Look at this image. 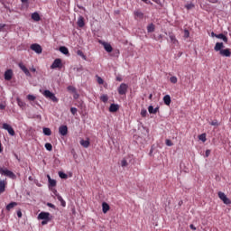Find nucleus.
Returning <instances> with one entry per match:
<instances>
[{
    "instance_id": "nucleus-49",
    "label": "nucleus",
    "mask_w": 231,
    "mask_h": 231,
    "mask_svg": "<svg viewBox=\"0 0 231 231\" xmlns=\"http://www.w3.org/2000/svg\"><path fill=\"white\" fill-rule=\"evenodd\" d=\"M210 156V150L206 151V158H208Z\"/></svg>"
},
{
    "instance_id": "nucleus-12",
    "label": "nucleus",
    "mask_w": 231,
    "mask_h": 231,
    "mask_svg": "<svg viewBox=\"0 0 231 231\" xmlns=\"http://www.w3.org/2000/svg\"><path fill=\"white\" fill-rule=\"evenodd\" d=\"M212 36L217 37V39H221L224 42H228V38L223 33L215 34L214 32H212Z\"/></svg>"
},
{
    "instance_id": "nucleus-34",
    "label": "nucleus",
    "mask_w": 231,
    "mask_h": 231,
    "mask_svg": "<svg viewBox=\"0 0 231 231\" xmlns=\"http://www.w3.org/2000/svg\"><path fill=\"white\" fill-rule=\"evenodd\" d=\"M59 176H60V178H61V180H68V174H66L62 171L59 172Z\"/></svg>"
},
{
    "instance_id": "nucleus-55",
    "label": "nucleus",
    "mask_w": 231,
    "mask_h": 231,
    "mask_svg": "<svg viewBox=\"0 0 231 231\" xmlns=\"http://www.w3.org/2000/svg\"><path fill=\"white\" fill-rule=\"evenodd\" d=\"M74 98H75V99L79 98V94H77V92H76L75 95H74Z\"/></svg>"
},
{
    "instance_id": "nucleus-10",
    "label": "nucleus",
    "mask_w": 231,
    "mask_h": 231,
    "mask_svg": "<svg viewBox=\"0 0 231 231\" xmlns=\"http://www.w3.org/2000/svg\"><path fill=\"white\" fill-rule=\"evenodd\" d=\"M52 192L54 196H56L57 199L60 201L61 207H66V201L64 200V199H62L61 196L59 195V192H57V189H53Z\"/></svg>"
},
{
    "instance_id": "nucleus-28",
    "label": "nucleus",
    "mask_w": 231,
    "mask_h": 231,
    "mask_svg": "<svg viewBox=\"0 0 231 231\" xmlns=\"http://www.w3.org/2000/svg\"><path fill=\"white\" fill-rule=\"evenodd\" d=\"M155 30V26L153 25V23H150L148 26H147V32L148 33H152V32H154Z\"/></svg>"
},
{
    "instance_id": "nucleus-56",
    "label": "nucleus",
    "mask_w": 231,
    "mask_h": 231,
    "mask_svg": "<svg viewBox=\"0 0 231 231\" xmlns=\"http://www.w3.org/2000/svg\"><path fill=\"white\" fill-rule=\"evenodd\" d=\"M5 105H0V109H5Z\"/></svg>"
},
{
    "instance_id": "nucleus-61",
    "label": "nucleus",
    "mask_w": 231,
    "mask_h": 231,
    "mask_svg": "<svg viewBox=\"0 0 231 231\" xmlns=\"http://www.w3.org/2000/svg\"><path fill=\"white\" fill-rule=\"evenodd\" d=\"M152 98V94L149 96V99L151 100Z\"/></svg>"
},
{
    "instance_id": "nucleus-6",
    "label": "nucleus",
    "mask_w": 231,
    "mask_h": 231,
    "mask_svg": "<svg viewBox=\"0 0 231 231\" xmlns=\"http://www.w3.org/2000/svg\"><path fill=\"white\" fill-rule=\"evenodd\" d=\"M3 129H5V131H7V133L11 135V136H15V131L14 130V128L6 124V123H4L3 124Z\"/></svg>"
},
{
    "instance_id": "nucleus-63",
    "label": "nucleus",
    "mask_w": 231,
    "mask_h": 231,
    "mask_svg": "<svg viewBox=\"0 0 231 231\" xmlns=\"http://www.w3.org/2000/svg\"><path fill=\"white\" fill-rule=\"evenodd\" d=\"M3 171V168L2 167H0V173Z\"/></svg>"
},
{
    "instance_id": "nucleus-24",
    "label": "nucleus",
    "mask_w": 231,
    "mask_h": 231,
    "mask_svg": "<svg viewBox=\"0 0 231 231\" xmlns=\"http://www.w3.org/2000/svg\"><path fill=\"white\" fill-rule=\"evenodd\" d=\"M48 180H49L50 187H56V185H57L56 180H51V177H50V175H48Z\"/></svg>"
},
{
    "instance_id": "nucleus-45",
    "label": "nucleus",
    "mask_w": 231,
    "mask_h": 231,
    "mask_svg": "<svg viewBox=\"0 0 231 231\" xmlns=\"http://www.w3.org/2000/svg\"><path fill=\"white\" fill-rule=\"evenodd\" d=\"M210 125H219V122H217V120H213V121L210 123Z\"/></svg>"
},
{
    "instance_id": "nucleus-42",
    "label": "nucleus",
    "mask_w": 231,
    "mask_h": 231,
    "mask_svg": "<svg viewBox=\"0 0 231 231\" xmlns=\"http://www.w3.org/2000/svg\"><path fill=\"white\" fill-rule=\"evenodd\" d=\"M77 107H71L70 108V113L73 115V116H75V115H77Z\"/></svg>"
},
{
    "instance_id": "nucleus-18",
    "label": "nucleus",
    "mask_w": 231,
    "mask_h": 231,
    "mask_svg": "<svg viewBox=\"0 0 231 231\" xmlns=\"http://www.w3.org/2000/svg\"><path fill=\"white\" fill-rule=\"evenodd\" d=\"M6 190V181L0 180V194H3Z\"/></svg>"
},
{
    "instance_id": "nucleus-14",
    "label": "nucleus",
    "mask_w": 231,
    "mask_h": 231,
    "mask_svg": "<svg viewBox=\"0 0 231 231\" xmlns=\"http://www.w3.org/2000/svg\"><path fill=\"white\" fill-rule=\"evenodd\" d=\"M80 146L84 147L85 149H88V147H89L90 145V142H89V138H87V140L81 139L79 141Z\"/></svg>"
},
{
    "instance_id": "nucleus-37",
    "label": "nucleus",
    "mask_w": 231,
    "mask_h": 231,
    "mask_svg": "<svg viewBox=\"0 0 231 231\" xmlns=\"http://www.w3.org/2000/svg\"><path fill=\"white\" fill-rule=\"evenodd\" d=\"M45 149L47 151H53V145H51V143H45Z\"/></svg>"
},
{
    "instance_id": "nucleus-52",
    "label": "nucleus",
    "mask_w": 231,
    "mask_h": 231,
    "mask_svg": "<svg viewBox=\"0 0 231 231\" xmlns=\"http://www.w3.org/2000/svg\"><path fill=\"white\" fill-rule=\"evenodd\" d=\"M17 216H18V217H23V213L21 211H18Z\"/></svg>"
},
{
    "instance_id": "nucleus-3",
    "label": "nucleus",
    "mask_w": 231,
    "mask_h": 231,
    "mask_svg": "<svg viewBox=\"0 0 231 231\" xmlns=\"http://www.w3.org/2000/svg\"><path fill=\"white\" fill-rule=\"evenodd\" d=\"M127 89H129V86H127V84H125V83H122L118 87L117 91H118L119 95H127Z\"/></svg>"
},
{
    "instance_id": "nucleus-40",
    "label": "nucleus",
    "mask_w": 231,
    "mask_h": 231,
    "mask_svg": "<svg viewBox=\"0 0 231 231\" xmlns=\"http://www.w3.org/2000/svg\"><path fill=\"white\" fill-rule=\"evenodd\" d=\"M129 163H127V160L124 159L121 161V167H127Z\"/></svg>"
},
{
    "instance_id": "nucleus-13",
    "label": "nucleus",
    "mask_w": 231,
    "mask_h": 231,
    "mask_svg": "<svg viewBox=\"0 0 231 231\" xmlns=\"http://www.w3.org/2000/svg\"><path fill=\"white\" fill-rule=\"evenodd\" d=\"M59 133L60 134H61V136H66V134H68V126L67 125L60 126Z\"/></svg>"
},
{
    "instance_id": "nucleus-59",
    "label": "nucleus",
    "mask_w": 231,
    "mask_h": 231,
    "mask_svg": "<svg viewBox=\"0 0 231 231\" xmlns=\"http://www.w3.org/2000/svg\"><path fill=\"white\" fill-rule=\"evenodd\" d=\"M142 1H143V3H146V4L149 3V0H142Z\"/></svg>"
},
{
    "instance_id": "nucleus-21",
    "label": "nucleus",
    "mask_w": 231,
    "mask_h": 231,
    "mask_svg": "<svg viewBox=\"0 0 231 231\" xmlns=\"http://www.w3.org/2000/svg\"><path fill=\"white\" fill-rule=\"evenodd\" d=\"M102 210H103V214H107V211L109 210V204H107L106 202H103Z\"/></svg>"
},
{
    "instance_id": "nucleus-41",
    "label": "nucleus",
    "mask_w": 231,
    "mask_h": 231,
    "mask_svg": "<svg viewBox=\"0 0 231 231\" xmlns=\"http://www.w3.org/2000/svg\"><path fill=\"white\" fill-rule=\"evenodd\" d=\"M165 143L168 147H172L173 145L172 141H171V139H166Z\"/></svg>"
},
{
    "instance_id": "nucleus-53",
    "label": "nucleus",
    "mask_w": 231,
    "mask_h": 231,
    "mask_svg": "<svg viewBox=\"0 0 231 231\" xmlns=\"http://www.w3.org/2000/svg\"><path fill=\"white\" fill-rule=\"evenodd\" d=\"M189 228L191 229V230H196V226H194V225H189Z\"/></svg>"
},
{
    "instance_id": "nucleus-27",
    "label": "nucleus",
    "mask_w": 231,
    "mask_h": 231,
    "mask_svg": "<svg viewBox=\"0 0 231 231\" xmlns=\"http://www.w3.org/2000/svg\"><path fill=\"white\" fill-rule=\"evenodd\" d=\"M223 46V42H217L215 45V51H221Z\"/></svg>"
},
{
    "instance_id": "nucleus-19",
    "label": "nucleus",
    "mask_w": 231,
    "mask_h": 231,
    "mask_svg": "<svg viewBox=\"0 0 231 231\" xmlns=\"http://www.w3.org/2000/svg\"><path fill=\"white\" fill-rule=\"evenodd\" d=\"M103 46L107 53H111V51H113V47L108 42H104Z\"/></svg>"
},
{
    "instance_id": "nucleus-30",
    "label": "nucleus",
    "mask_w": 231,
    "mask_h": 231,
    "mask_svg": "<svg viewBox=\"0 0 231 231\" xmlns=\"http://www.w3.org/2000/svg\"><path fill=\"white\" fill-rule=\"evenodd\" d=\"M43 134H45V136H51V129L44 127Z\"/></svg>"
},
{
    "instance_id": "nucleus-8",
    "label": "nucleus",
    "mask_w": 231,
    "mask_h": 231,
    "mask_svg": "<svg viewBox=\"0 0 231 231\" xmlns=\"http://www.w3.org/2000/svg\"><path fill=\"white\" fill-rule=\"evenodd\" d=\"M51 69H56V68H58L59 69H62V61L60 60V59H56L52 65L51 66Z\"/></svg>"
},
{
    "instance_id": "nucleus-51",
    "label": "nucleus",
    "mask_w": 231,
    "mask_h": 231,
    "mask_svg": "<svg viewBox=\"0 0 231 231\" xmlns=\"http://www.w3.org/2000/svg\"><path fill=\"white\" fill-rule=\"evenodd\" d=\"M5 26H6V24L0 23V32L3 30V28H5Z\"/></svg>"
},
{
    "instance_id": "nucleus-16",
    "label": "nucleus",
    "mask_w": 231,
    "mask_h": 231,
    "mask_svg": "<svg viewBox=\"0 0 231 231\" xmlns=\"http://www.w3.org/2000/svg\"><path fill=\"white\" fill-rule=\"evenodd\" d=\"M220 55H222V57H230V55H231L230 49L221 50L220 51Z\"/></svg>"
},
{
    "instance_id": "nucleus-32",
    "label": "nucleus",
    "mask_w": 231,
    "mask_h": 231,
    "mask_svg": "<svg viewBox=\"0 0 231 231\" xmlns=\"http://www.w3.org/2000/svg\"><path fill=\"white\" fill-rule=\"evenodd\" d=\"M170 39H171V42L175 45V46H178V41H177V39H176V36H174V35H170Z\"/></svg>"
},
{
    "instance_id": "nucleus-60",
    "label": "nucleus",
    "mask_w": 231,
    "mask_h": 231,
    "mask_svg": "<svg viewBox=\"0 0 231 231\" xmlns=\"http://www.w3.org/2000/svg\"><path fill=\"white\" fill-rule=\"evenodd\" d=\"M22 3H28V0H21Z\"/></svg>"
},
{
    "instance_id": "nucleus-5",
    "label": "nucleus",
    "mask_w": 231,
    "mask_h": 231,
    "mask_svg": "<svg viewBox=\"0 0 231 231\" xmlns=\"http://www.w3.org/2000/svg\"><path fill=\"white\" fill-rule=\"evenodd\" d=\"M0 174H4V176H7V178H11V180H15L17 178L15 176V173H14L12 171H9L8 169L2 170V172Z\"/></svg>"
},
{
    "instance_id": "nucleus-48",
    "label": "nucleus",
    "mask_w": 231,
    "mask_h": 231,
    "mask_svg": "<svg viewBox=\"0 0 231 231\" xmlns=\"http://www.w3.org/2000/svg\"><path fill=\"white\" fill-rule=\"evenodd\" d=\"M186 8L188 10H190V8H194V5H186Z\"/></svg>"
},
{
    "instance_id": "nucleus-43",
    "label": "nucleus",
    "mask_w": 231,
    "mask_h": 231,
    "mask_svg": "<svg viewBox=\"0 0 231 231\" xmlns=\"http://www.w3.org/2000/svg\"><path fill=\"white\" fill-rule=\"evenodd\" d=\"M141 116H142L143 117L147 116V110H145V109L141 110Z\"/></svg>"
},
{
    "instance_id": "nucleus-9",
    "label": "nucleus",
    "mask_w": 231,
    "mask_h": 231,
    "mask_svg": "<svg viewBox=\"0 0 231 231\" xmlns=\"http://www.w3.org/2000/svg\"><path fill=\"white\" fill-rule=\"evenodd\" d=\"M18 66H19L20 69H22V71H23V73L26 75V77H32V74L30 73V69H28V68H26V66H24V64L19 63Z\"/></svg>"
},
{
    "instance_id": "nucleus-36",
    "label": "nucleus",
    "mask_w": 231,
    "mask_h": 231,
    "mask_svg": "<svg viewBox=\"0 0 231 231\" xmlns=\"http://www.w3.org/2000/svg\"><path fill=\"white\" fill-rule=\"evenodd\" d=\"M35 98H37L35 96H33V95H31V94H29L28 96H27V100H29V102H33V101H35Z\"/></svg>"
},
{
    "instance_id": "nucleus-54",
    "label": "nucleus",
    "mask_w": 231,
    "mask_h": 231,
    "mask_svg": "<svg viewBox=\"0 0 231 231\" xmlns=\"http://www.w3.org/2000/svg\"><path fill=\"white\" fill-rule=\"evenodd\" d=\"M117 82H122V77H116Z\"/></svg>"
},
{
    "instance_id": "nucleus-11",
    "label": "nucleus",
    "mask_w": 231,
    "mask_h": 231,
    "mask_svg": "<svg viewBox=\"0 0 231 231\" xmlns=\"http://www.w3.org/2000/svg\"><path fill=\"white\" fill-rule=\"evenodd\" d=\"M134 19L136 21H142V19H143V13H142V11L140 10L134 11Z\"/></svg>"
},
{
    "instance_id": "nucleus-25",
    "label": "nucleus",
    "mask_w": 231,
    "mask_h": 231,
    "mask_svg": "<svg viewBox=\"0 0 231 231\" xmlns=\"http://www.w3.org/2000/svg\"><path fill=\"white\" fill-rule=\"evenodd\" d=\"M85 23H84V17L80 16L78 20V26L79 28H84Z\"/></svg>"
},
{
    "instance_id": "nucleus-17",
    "label": "nucleus",
    "mask_w": 231,
    "mask_h": 231,
    "mask_svg": "<svg viewBox=\"0 0 231 231\" xmlns=\"http://www.w3.org/2000/svg\"><path fill=\"white\" fill-rule=\"evenodd\" d=\"M160 110V107H155L152 106H150L148 107V112L150 113V115H156V113H158V111Z\"/></svg>"
},
{
    "instance_id": "nucleus-57",
    "label": "nucleus",
    "mask_w": 231,
    "mask_h": 231,
    "mask_svg": "<svg viewBox=\"0 0 231 231\" xmlns=\"http://www.w3.org/2000/svg\"><path fill=\"white\" fill-rule=\"evenodd\" d=\"M3 151V144L0 143V152Z\"/></svg>"
},
{
    "instance_id": "nucleus-31",
    "label": "nucleus",
    "mask_w": 231,
    "mask_h": 231,
    "mask_svg": "<svg viewBox=\"0 0 231 231\" xmlns=\"http://www.w3.org/2000/svg\"><path fill=\"white\" fill-rule=\"evenodd\" d=\"M199 140H200V142H207V134H202L199 135Z\"/></svg>"
},
{
    "instance_id": "nucleus-62",
    "label": "nucleus",
    "mask_w": 231,
    "mask_h": 231,
    "mask_svg": "<svg viewBox=\"0 0 231 231\" xmlns=\"http://www.w3.org/2000/svg\"><path fill=\"white\" fill-rule=\"evenodd\" d=\"M153 3H158L160 0H152Z\"/></svg>"
},
{
    "instance_id": "nucleus-58",
    "label": "nucleus",
    "mask_w": 231,
    "mask_h": 231,
    "mask_svg": "<svg viewBox=\"0 0 231 231\" xmlns=\"http://www.w3.org/2000/svg\"><path fill=\"white\" fill-rule=\"evenodd\" d=\"M78 53H79V55H81V57L83 56L82 51H79Z\"/></svg>"
},
{
    "instance_id": "nucleus-44",
    "label": "nucleus",
    "mask_w": 231,
    "mask_h": 231,
    "mask_svg": "<svg viewBox=\"0 0 231 231\" xmlns=\"http://www.w3.org/2000/svg\"><path fill=\"white\" fill-rule=\"evenodd\" d=\"M97 84H104V79H102V78H100L99 76H97Z\"/></svg>"
},
{
    "instance_id": "nucleus-7",
    "label": "nucleus",
    "mask_w": 231,
    "mask_h": 231,
    "mask_svg": "<svg viewBox=\"0 0 231 231\" xmlns=\"http://www.w3.org/2000/svg\"><path fill=\"white\" fill-rule=\"evenodd\" d=\"M31 50L35 51V53L41 54L42 53V47L39 45V43H33L31 45Z\"/></svg>"
},
{
    "instance_id": "nucleus-46",
    "label": "nucleus",
    "mask_w": 231,
    "mask_h": 231,
    "mask_svg": "<svg viewBox=\"0 0 231 231\" xmlns=\"http://www.w3.org/2000/svg\"><path fill=\"white\" fill-rule=\"evenodd\" d=\"M189 35H190V32H189V30H185V31H184V36H185L186 38H189Z\"/></svg>"
},
{
    "instance_id": "nucleus-1",
    "label": "nucleus",
    "mask_w": 231,
    "mask_h": 231,
    "mask_svg": "<svg viewBox=\"0 0 231 231\" xmlns=\"http://www.w3.org/2000/svg\"><path fill=\"white\" fill-rule=\"evenodd\" d=\"M38 219L42 220V226L48 225V223H50V221H51V214L49 212L42 211L38 215Z\"/></svg>"
},
{
    "instance_id": "nucleus-33",
    "label": "nucleus",
    "mask_w": 231,
    "mask_h": 231,
    "mask_svg": "<svg viewBox=\"0 0 231 231\" xmlns=\"http://www.w3.org/2000/svg\"><path fill=\"white\" fill-rule=\"evenodd\" d=\"M107 100H109V97H107V95H102L100 97V101L104 102V104H106L107 102Z\"/></svg>"
},
{
    "instance_id": "nucleus-20",
    "label": "nucleus",
    "mask_w": 231,
    "mask_h": 231,
    "mask_svg": "<svg viewBox=\"0 0 231 231\" xmlns=\"http://www.w3.org/2000/svg\"><path fill=\"white\" fill-rule=\"evenodd\" d=\"M119 106L116 104H111L109 106V111L110 113H116V111H118Z\"/></svg>"
},
{
    "instance_id": "nucleus-23",
    "label": "nucleus",
    "mask_w": 231,
    "mask_h": 231,
    "mask_svg": "<svg viewBox=\"0 0 231 231\" xmlns=\"http://www.w3.org/2000/svg\"><path fill=\"white\" fill-rule=\"evenodd\" d=\"M163 102L166 106H171V96L169 95L164 96Z\"/></svg>"
},
{
    "instance_id": "nucleus-22",
    "label": "nucleus",
    "mask_w": 231,
    "mask_h": 231,
    "mask_svg": "<svg viewBox=\"0 0 231 231\" xmlns=\"http://www.w3.org/2000/svg\"><path fill=\"white\" fill-rule=\"evenodd\" d=\"M32 21H36V23H37V22L41 21V15H39V13H33L32 14Z\"/></svg>"
},
{
    "instance_id": "nucleus-47",
    "label": "nucleus",
    "mask_w": 231,
    "mask_h": 231,
    "mask_svg": "<svg viewBox=\"0 0 231 231\" xmlns=\"http://www.w3.org/2000/svg\"><path fill=\"white\" fill-rule=\"evenodd\" d=\"M30 71H31V73H37V69H35V67H32L31 69H30Z\"/></svg>"
},
{
    "instance_id": "nucleus-2",
    "label": "nucleus",
    "mask_w": 231,
    "mask_h": 231,
    "mask_svg": "<svg viewBox=\"0 0 231 231\" xmlns=\"http://www.w3.org/2000/svg\"><path fill=\"white\" fill-rule=\"evenodd\" d=\"M43 97H45V98H49L50 100H51L52 102H59V98H57V97L55 96V94H53L51 91L50 90H44L42 93Z\"/></svg>"
},
{
    "instance_id": "nucleus-4",
    "label": "nucleus",
    "mask_w": 231,
    "mask_h": 231,
    "mask_svg": "<svg viewBox=\"0 0 231 231\" xmlns=\"http://www.w3.org/2000/svg\"><path fill=\"white\" fill-rule=\"evenodd\" d=\"M218 198L223 201L225 205H231V200L226 197V195L224 192L219 191L218 192Z\"/></svg>"
},
{
    "instance_id": "nucleus-50",
    "label": "nucleus",
    "mask_w": 231,
    "mask_h": 231,
    "mask_svg": "<svg viewBox=\"0 0 231 231\" xmlns=\"http://www.w3.org/2000/svg\"><path fill=\"white\" fill-rule=\"evenodd\" d=\"M48 207H50L51 208H55V205L51 204V203H48L47 204Z\"/></svg>"
},
{
    "instance_id": "nucleus-35",
    "label": "nucleus",
    "mask_w": 231,
    "mask_h": 231,
    "mask_svg": "<svg viewBox=\"0 0 231 231\" xmlns=\"http://www.w3.org/2000/svg\"><path fill=\"white\" fill-rule=\"evenodd\" d=\"M67 89L68 91H70V93H77V88L73 86H69Z\"/></svg>"
},
{
    "instance_id": "nucleus-29",
    "label": "nucleus",
    "mask_w": 231,
    "mask_h": 231,
    "mask_svg": "<svg viewBox=\"0 0 231 231\" xmlns=\"http://www.w3.org/2000/svg\"><path fill=\"white\" fill-rule=\"evenodd\" d=\"M60 51L63 53V55H68V53H69V51L68 50V48L64 46L60 47Z\"/></svg>"
},
{
    "instance_id": "nucleus-38",
    "label": "nucleus",
    "mask_w": 231,
    "mask_h": 231,
    "mask_svg": "<svg viewBox=\"0 0 231 231\" xmlns=\"http://www.w3.org/2000/svg\"><path fill=\"white\" fill-rule=\"evenodd\" d=\"M170 81L171 84H176L178 82V78H176V76H172L170 78Z\"/></svg>"
},
{
    "instance_id": "nucleus-15",
    "label": "nucleus",
    "mask_w": 231,
    "mask_h": 231,
    "mask_svg": "<svg viewBox=\"0 0 231 231\" xmlns=\"http://www.w3.org/2000/svg\"><path fill=\"white\" fill-rule=\"evenodd\" d=\"M14 77V71L12 69H7L5 72V80H10Z\"/></svg>"
},
{
    "instance_id": "nucleus-26",
    "label": "nucleus",
    "mask_w": 231,
    "mask_h": 231,
    "mask_svg": "<svg viewBox=\"0 0 231 231\" xmlns=\"http://www.w3.org/2000/svg\"><path fill=\"white\" fill-rule=\"evenodd\" d=\"M14 207H17V202H11L6 206V210L10 212V210Z\"/></svg>"
},
{
    "instance_id": "nucleus-39",
    "label": "nucleus",
    "mask_w": 231,
    "mask_h": 231,
    "mask_svg": "<svg viewBox=\"0 0 231 231\" xmlns=\"http://www.w3.org/2000/svg\"><path fill=\"white\" fill-rule=\"evenodd\" d=\"M17 103L20 107H24L26 106V103L21 99H17Z\"/></svg>"
}]
</instances>
